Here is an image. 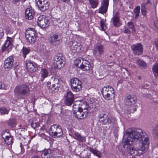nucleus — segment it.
Returning <instances> with one entry per match:
<instances>
[{"mask_svg": "<svg viewBox=\"0 0 158 158\" xmlns=\"http://www.w3.org/2000/svg\"><path fill=\"white\" fill-rule=\"evenodd\" d=\"M146 134L141 130L135 131L131 130L127 131L124 135L125 141L123 145L126 148L131 155L139 156L143 154L148 148L149 141Z\"/></svg>", "mask_w": 158, "mask_h": 158, "instance_id": "f257e3e1", "label": "nucleus"}, {"mask_svg": "<svg viewBox=\"0 0 158 158\" xmlns=\"http://www.w3.org/2000/svg\"><path fill=\"white\" fill-rule=\"evenodd\" d=\"M14 93L15 95L18 97L25 98L29 95L30 90L27 85L20 84L15 87Z\"/></svg>", "mask_w": 158, "mask_h": 158, "instance_id": "f03ea898", "label": "nucleus"}, {"mask_svg": "<svg viewBox=\"0 0 158 158\" xmlns=\"http://www.w3.org/2000/svg\"><path fill=\"white\" fill-rule=\"evenodd\" d=\"M99 121L102 124H113L115 123V119L110 116L107 112H100L98 115Z\"/></svg>", "mask_w": 158, "mask_h": 158, "instance_id": "7ed1b4c3", "label": "nucleus"}, {"mask_svg": "<svg viewBox=\"0 0 158 158\" xmlns=\"http://www.w3.org/2000/svg\"><path fill=\"white\" fill-rule=\"evenodd\" d=\"M65 63V58L62 54L58 53L54 56L53 64L54 68L60 69L64 67Z\"/></svg>", "mask_w": 158, "mask_h": 158, "instance_id": "20e7f679", "label": "nucleus"}, {"mask_svg": "<svg viewBox=\"0 0 158 158\" xmlns=\"http://www.w3.org/2000/svg\"><path fill=\"white\" fill-rule=\"evenodd\" d=\"M51 79L53 80L51 82L48 83V87L49 91L51 92H57L60 86V83L58 78L54 77H52Z\"/></svg>", "mask_w": 158, "mask_h": 158, "instance_id": "39448f33", "label": "nucleus"}, {"mask_svg": "<svg viewBox=\"0 0 158 158\" xmlns=\"http://www.w3.org/2000/svg\"><path fill=\"white\" fill-rule=\"evenodd\" d=\"M37 34L33 28H28L25 32V37L30 43H34L36 40Z\"/></svg>", "mask_w": 158, "mask_h": 158, "instance_id": "423d86ee", "label": "nucleus"}, {"mask_svg": "<svg viewBox=\"0 0 158 158\" xmlns=\"http://www.w3.org/2000/svg\"><path fill=\"white\" fill-rule=\"evenodd\" d=\"M70 86L72 90L73 91H79L82 89L81 81L76 77L72 78L70 80Z\"/></svg>", "mask_w": 158, "mask_h": 158, "instance_id": "0eeeda50", "label": "nucleus"}, {"mask_svg": "<svg viewBox=\"0 0 158 158\" xmlns=\"http://www.w3.org/2000/svg\"><path fill=\"white\" fill-rule=\"evenodd\" d=\"M50 133V135L54 138L60 137L63 134L61 127L55 124L53 125L51 127Z\"/></svg>", "mask_w": 158, "mask_h": 158, "instance_id": "6e6552de", "label": "nucleus"}, {"mask_svg": "<svg viewBox=\"0 0 158 158\" xmlns=\"http://www.w3.org/2000/svg\"><path fill=\"white\" fill-rule=\"evenodd\" d=\"M49 41L52 45L56 46L62 42V38L58 34L52 33L49 38Z\"/></svg>", "mask_w": 158, "mask_h": 158, "instance_id": "1a4fd4ad", "label": "nucleus"}, {"mask_svg": "<svg viewBox=\"0 0 158 158\" xmlns=\"http://www.w3.org/2000/svg\"><path fill=\"white\" fill-rule=\"evenodd\" d=\"M136 98L131 95H129L127 97L125 100V104L127 106L134 107L132 110L133 112L136 110Z\"/></svg>", "mask_w": 158, "mask_h": 158, "instance_id": "9d476101", "label": "nucleus"}, {"mask_svg": "<svg viewBox=\"0 0 158 158\" xmlns=\"http://www.w3.org/2000/svg\"><path fill=\"white\" fill-rule=\"evenodd\" d=\"M133 53L136 55H140L143 52V47L140 43H137L132 45L131 47Z\"/></svg>", "mask_w": 158, "mask_h": 158, "instance_id": "9b49d317", "label": "nucleus"}, {"mask_svg": "<svg viewBox=\"0 0 158 158\" xmlns=\"http://www.w3.org/2000/svg\"><path fill=\"white\" fill-rule=\"evenodd\" d=\"M13 40L12 38L7 37L3 46H2V51L3 52L6 51L9 52L10 51L13 45Z\"/></svg>", "mask_w": 158, "mask_h": 158, "instance_id": "f8f14e48", "label": "nucleus"}, {"mask_svg": "<svg viewBox=\"0 0 158 158\" xmlns=\"http://www.w3.org/2000/svg\"><path fill=\"white\" fill-rule=\"evenodd\" d=\"M14 62V58L12 56L8 57L4 62V67L6 70H9L12 68Z\"/></svg>", "mask_w": 158, "mask_h": 158, "instance_id": "ddd939ff", "label": "nucleus"}, {"mask_svg": "<svg viewBox=\"0 0 158 158\" xmlns=\"http://www.w3.org/2000/svg\"><path fill=\"white\" fill-rule=\"evenodd\" d=\"M37 22L38 26L41 28H45L48 27V20L44 16H39L38 18Z\"/></svg>", "mask_w": 158, "mask_h": 158, "instance_id": "4468645a", "label": "nucleus"}, {"mask_svg": "<svg viewBox=\"0 0 158 158\" xmlns=\"http://www.w3.org/2000/svg\"><path fill=\"white\" fill-rule=\"evenodd\" d=\"M39 8L42 11H44L49 8V4L46 0H35Z\"/></svg>", "mask_w": 158, "mask_h": 158, "instance_id": "2eb2a0df", "label": "nucleus"}, {"mask_svg": "<svg viewBox=\"0 0 158 158\" xmlns=\"http://www.w3.org/2000/svg\"><path fill=\"white\" fill-rule=\"evenodd\" d=\"M70 48L73 52H79L81 51L82 46L80 43L74 41L70 42Z\"/></svg>", "mask_w": 158, "mask_h": 158, "instance_id": "dca6fc26", "label": "nucleus"}, {"mask_svg": "<svg viewBox=\"0 0 158 158\" xmlns=\"http://www.w3.org/2000/svg\"><path fill=\"white\" fill-rule=\"evenodd\" d=\"M26 64L27 70L30 73H33L38 69V68L36 64L34 62L31 61V60H28L26 61Z\"/></svg>", "mask_w": 158, "mask_h": 158, "instance_id": "f3484780", "label": "nucleus"}, {"mask_svg": "<svg viewBox=\"0 0 158 158\" xmlns=\"http://www.w3.org/2000/svg\"><path fill=\"white\" fill-rule=\"evenodd\" d=\"M74 100V95L71 91L67 92L65 97V104L67 106L71 105Z\"/></svg>", "mask_w": 158, "mask_h": 158, "instance_id": "a211bd4d", "label": "nucleus"}, {"mask_svg": "<svg viewBox=\"0 0 158 158\" xmlns=\"http://www.w3.org/2000/svg\"><path fill=\"white\" fill-rule=\"evenodd\" d=\"M109 0H103L100 7L98 9V12L102 14L106 13L107 10Z\"/></svg>", "mask_w": 158, "mask_h": 158, "instance_id": "6ab92c4d", "label": "nucleus"}, {"mask_svg": "<svg viewBox=\"0 0 158 158\" xmlns=\"http://www.w3.org/2000/svg\"><path fill=\"white\" fill-rule=\"evenodd\" d=\"M35 15V12L33 9L31 7H29L26 9L25 10V16L26 18L28 20L32 19Z\"/></svg>", "mask_w": 158, "mask_h": 158, "instance_id": "aec40b11", "label": "nucleus"}, {"mask_svg": "<svg viewBox=\"0 0 158 158\" xmlns=\"http://www.w3.org/2000/svg\"><path fill=\"white\" fill-rule=\"evenodd\" d=\"M54 152L50 149L44 150L42 152L41 156L42 158H51L53 156Z\"/></svg>", "mask_w": 158, "mask_h": 158, "instance_id": "412c9836", "label": "nucleus"}, {"mask_svg": "<svg viewBox=\"0 0 158 158\" xmlns=\"http://www.w3.org/2000/svg\"><path fill=\"white\" fill-rule=\"evenodd\" d=\"M104 48L101 44L97 45L94 49L95 55L98 56H100L104 53Z\"/></svg>", "mask_w": 158, "mask_h": 158, "instance_id": "4be33fe9", "label": "nucleus"}, {"mask_svg": "<svg viewBox=\"0 0 158 158\" xmlns=\"http://www.w3.org/2000/svg\"><path fill=\"white\" fill-rule=\"evenodd\" d=\"M73 138L80 142H83L85 141V137L82 136L78 132L76 131L73 134Z\"/></svg>", "mask_w": 158, "mask_h": 158, "instance_id": "5701e85b", "label": "nucleus"}, {"mask_svg": "<svg viewBox=\"0 0 158 158\" xmlns=\"http://www.w3.org/2000/svg\"><path fill=\"white\" fill-rule=\"evenodd\" d=\"M81 66V69L83 71L88 70L91 67L90 62L85 59H84L83 63Z\"/></svg>", "mask_w": 158, "mask_h": 158, "instance_id": "b1692460", "label": "nucleus"}, {"mask_svg": "<svg viewBox=\"0 0 158 158\" xmlns=\"http://www.w3.org/2000/svg\"><path fill=\"white\" fill-rule=\"evenodd\" d=\"M113 23L115 27H118L120 26L121 24L119 22V18L117 13H116L112 19Z\"/></svg>", "mask_w": 158, "mask_h": 158, "instance_id": "393cba45", "label": "nucleus"}, {"mask_svg": "<svg viewBox=\"0 0 158 158\" xmlns=\"http://www.w3.org/2000/svg\"><path fill=\"white\" fill-rule=\"evenodd\" d=\"M102 91L103 92H105V91H106V93H108V94H110V95H112V94H115L113 88L109 85L103 87L102 88Z\"/></svg>", "mask_w": 158, "mask_h": 158, "instance_id": "a878e982", "label": "nucleus"}, {"mask_svg": "<svg viewBox=\"0 0 158 158\" xmlns=\"http://www.w3.org/2000/svg\"><path fill=\"white\" fill-rule=\"evenodd\" d=\"M101 93L104 98L107 100H112L113 98H114L115 96V94L110 95V94H108L106 91H105V92L101 91Z\"/></svg>", "mask_w": 158, "mask_h": 158, "instance_id": "bb28decb", "label": "nucleus"}, {"mask_svg": "<svg viewBox=\"0 0 158 158\" xmlns=\"http://www.w3.org/2000/svg\"><path fill=\"white\" fill-rule=\"evenodd\" d=\"M42 81L48 77V71L46 69H42L40 73Z\"/></svg>", "mask_w": 158, "mask_h": 158, "instance_id": "cd10ccee", "label": "nucleus"}, {"mask_svg": "<svg viewBox=\"0 0 158 158\" xmlns=\"http://www.w3.org/2000/svg\"><path fill=\"white\" fill-rule=\"evenodd\" d=\"M16 120L15 118H10L8 121L7 125L10 128H14L15 126Z\"/></svg>", "mask_w": 158, "mask_h": 158, "instance_id": "c85d7f7f", "label": "nucleus"}, {"mask_svg": "<svg viewBox=\"0 0 158 158\" xmlns=\"http://www.w3.org/2000/svg\"><path fill=\"white\" fill-rule=\"evenodd\" d=\"M84 59L81 58H78L76 59L74 61L75 65L81 69L83 63Z\"/></svg>", "mask_w": 158, "mask_h": 158, "instance_id": "c756f323", "label": "nucleus"}, {"mask_svg": "<svg viewBox=\"0 0 158 158\" xmlns=\"http://www.w3.org/2000/svg\"><path fill=\"white\" fill-rule=\"evenodd\" d=\"M91 7L93 8H96L99 4V0H89Z\"/></svg>", "mask_w": 158, "mask_h": 158, "instance_id": "7c9ffc66", "label": "nucleus"}, {"mask_svg": "<svg viewBox=\"0 0 158 158\" xmlns=\"http://www.w3.org/2000/svg\"><path fill=\"white\" fill-rule=\"evenodd\" d=\"M152 70L155 77H158V63H156L153 65Z\"/></svg>", "mask_w": 158, "mask_h": 158, "instance_id": "2f4dec72", "label": "nucleus"}, {"mask_svg": "<svg viewBox=\"0 0 158 158\" xmlns=\"http://www.w3.org/2000/svg\"><path fill=\"white\" fill-rule=\"evenodd\" d=\"M89 150L93 154L99 157H100L102 156V154L101 152L95 150L90 147L89 148Z\"/></svg>", "mask_w": 158, "mask_h": 158, "instance_id": "473e14b6", "label": "nucleus"}, {"mask_svg": "<svg viewBox=\"0 0 158 158\" xmlns=\"http://www.w3.org/2000/svg\"><path fill=\"white\" fill-rule=\"evenodd\" d=\"M3 138L5 143L8 145L11 144L13 142L12 137L10 136H6L5 138L4 137H3Z\"/></svg>", "mask_w": 158, "mask_h": 158, "instance_id": "72a5a7b5", "label": "nucleus"}, {"mask_svg": "<svg viewBox=\"0 0 158 158\" xmlns=\"http://www.w3.org/2000/svg\"><path fill=\"white\" fill-rule=\"evenodd\" d=\"M136 64L139 67L142 68L144 69L146 67V63L142 60H136Z\"/></svg>", "mask_w": 158, "mask_h": 158, "instance_id": "f704fd0d", "label": "nucleus"}, {"mask_svg": "<svg viewBox=\"0 0 158 158\" xmlns=\"http://www.w3.org/2000/svg\"><path fill=\"white\" fill-rule=\"evenodd\" d=\"M105 20L102 19L100 20V26L101 30L105 31L107 28L106 24L105 23Z\"/></svg>", "mask_w": 158, "mask_h": 158, "instance_id": "c9c22d12", "label": "nucleus"}, {"mask_svg": "<svg viewBox=\"0 0 158 158\" xmlns=\"http://www.w3.org/2000/svg\"><path fill=\"white\" fill-rule=\"evenodd\" d=\"M22 51L23 53L24 57L25 58L26 55L29 52L30 49L29 48H27L23 47Z\"/></svg>", "mask_w": 158, "mask_h": 158, "instance_id": "e433bc0d", "label": "nucleus"}, {"mask_svg": "<svg viewBox=\"0 0 158 158\" xmlns=\"http://www.w3.org/2000/svg\"><path fill=\"white\" fill-rule=\"evenodd\" d=\"M140 7L139 6H137L134 10V12L135 14V18H137L140 12Z\"/></svg>", "mask_w": 158, "mask_h": 158, "instance_id": "4c0bfd02", "label": "nucleus"}, {"mask_svg": "<svg viewBox=\"0 0 158 158\" xmlns=\"http://www.w3.org/2000/svg\"><path fill=\"white\" fill-rule=\"evenodd\" d=\"M143 5H142L141 7V12L142 15L144 16H147V13L148 12L147 9V8L144 7Z\"/></svg>", "mask_w": 158, "mask_h": 158, "instance_id": "58836bf2", "label": "nucleus"}, {"mask_svg": "<svg viewBox=\"0 0 158 158\" xmlns=\"http://www.w3.org/2000/svg\"><path fill=\"white\" fill-rule=\"evenodd\" d=\"M88 107V106L87 105L86 103H84L83 104H81V106L80 107V111H87V108Z\"/></svg>", "mask_w": 158, "mask_h": 158, "instance_id": "ea45409f", "label": "nucleus"}, {"mask_svg": "<svg viewBox=\"0 0 158 158\" xmlns=\"http://www.w3.org/2000/svg\"><path fill=\"white\" fill-rule=\"evenodd\" d=\"M152 132L153 135L155 137L158 136V125L153 129Z\"/></svg>", "mask_w": 158, "mask_h": 158, "instance_id": "a19ab883", "label": "nucleus"}, {"mask_svg": "<svg viewBox=\"0 0 158 158\" xmlns=\"http://www.w3.org/2000/svg\"><path fill=\"white\" fill-rule=\"evenodd\" d=\"M81 119H83L88 116V112L87 111L82 110L81 112Z\"/></svg>", "mask_w": 158, "mask_h": 158, "instance_id": "79ce46f5", "label": "nucleus"}, {"mask_svg": "<svg viewBox=\"0 0 158 158\" xmlns=\"http://www.w3.org/2000/svg\"><path fill=\"white\" fill-rule=\"evenodd\" d=\"M79 109H80V106L78 105L74 104L73 105V114L75 113L77 110H79Z\"/></svg>", "mask_w": 158, "mask_h": 158, "instance_id": "37998d69", "label": "nucleus"}, {"mask_svg": "<svg viewBox=\"0 0 158 158\" xmlns=\"http://www.w3.org/2000/svg\"><path fill=\"white\" fill-rule=\"evenodd\" d=\"M81 111L79 109V110H77L75 113L73 114H75V116L77 119H81Z\"/></svg>", "mask_w": 158, "mask_h": 158, "instance_id": "c03bdc74", "label": "nucleus"}, {"mask_svg": "<svg viewBox=\"0 0 158 158\" xmlns=\"http://www.w3.org/2000/svg\"><path fill=\"white\" fill-rule=\"evenodd\" d=\"M31 127L34 129L39 126V124L38 123L35 122H34L33 121L31 123Z\"/></svg>", "mask_w": 158, "mask_h": 158, "instance_id": "a18cd8bd", "label": "nucleus"}, {"mask_svg": "<svg viewBox=\"0 0 158 158\" xmlns=\"http://www.w3.org/2000/svg\"><path fill=\"white\" fill-rule=\"evenodd\" d=\"M0 112L2 114H8L9 110L5 108H0Z\"/></svg>", "mask_w": 158, "mask_h": 158, "instance_id": "49530a36", "label": "nucleus"}, {"mask_svg": "<svg viewBox=\"0 0 158 158\" xmlns=\"http://www.w3.org/2000/svg\"><path fill=\"white\" fill-rule=\"evenodd\" d=\"M127 25L129 28L132 29V30H135V26L133 23L132 22H129L127 23Z\"/></svg>", "mask_w": 158, "mask_h": 158, "instance_id": "de8ad7c7", "label": "nucleus"}, {"mask_svg": "<svg viewBox=\"0 0 158 158\" xmlns=\"http://www.w3.org/2000/svg\"><path fill=\"white\" fill-rule=\"evenodd\" d=\"M5 31L6 34H12V33L11 29L8 26L5 27Z\"/></svg>", "mask_w": 158, "mask_h": 158, "instance_id": "09e8293b", "label": "nucleus"}, {"mask_svg": "<svg viewBox=\"0 0 158 158\" xmlns=\"http://www.w3.org/2000/svg\"><path fill=\"white\" fill-rule=\"evenodd\" d=\"M148 4H150L151 5L152 4V3L151 2V1L150 0H148L147 2L145 3H142L141 4V7L142 5H143L144 6V7L145 8H147L146 6Z\"/></svg>", "mask_w": 158, "mask_h": 158, "instance_id": "8fccbe9b", "label": "nucleus"}, {"mask_svg": "<svg viewBox=\"0 0 158 158\" xmlns=\"http://www.w3.org/2000/svg\"><path fill=\"white\" fill-rule=\"evenodd\" d=\"M4 33L3 28L0 27V39L4 36Z\"/></svg>", "mask_w": 158, "mask_h": 158, "instance_id": "3c124183", "label": "nucleus"}, {"mask_svg": "<svg viewBox=\"0 0 158 158\" xmlns=\"http://www.w3.org/2000/svg\"><path fill=\"white\" fill-rule=\"evenodd\" d=\"M154 25L157 31H158V20L155 21L154 22Z\"/></svg>", "mask_w": 158, "mask_h": 158, "instance_id": "603ef678", "label": "nucleus"}, {"mask_svg": "<svg viewBox=\"0 0 158 158\" xmlns=\"http://www.w3.org/2000/svg\"><path fill=\"white\" fill-rule=\"evenodd\" d=\"M123 32L125 33L130 34V31L127 28H125V29L123 31Z\"/></svg>", "mask_w": 158, "mask_h": 158, "instance_id": "864d4df0", "label": "nucleus"}, {"mask_svg": "<svg viewBox=\"0 0 158 158\" xmlns=\"http://www.w3.org/2000/svg\"><path fill=\"white\" fill-rule=\"evenodd\" d=\"M22 0H13L12 2L14 4H16L18 2L21 1Z\"/></svg>", "mask_w": 158, "mask_h": 158, "instance_id": "5fc2aeb1", "label": "nucleus"}, {"mask_svg": "<svg viewBox=\"0 0 158 158\" xmlns=\"http://www.w3.org/2000/svg\"><path fill=\"white\" fill-rule=\"evenodd\" d=\"M26 139L25 143L27 144V143H29V141H30V140L29 139V137H27L25 139Z\"/></svg>", "mask_w": 158, "mask_h": 158, "instance_id": "6e6d98bb", "label": "nucleus"}, {"mask_svg": "<svg viewBox=\"0 0 158 158\" xmlns=\"http://www.w3.org/2000/svg\"><path fill=\"white\" fill-rule=\"evenodd\" d=\"M143 96L144 97H147L148 98H149L150 96V95L147 94H143Z\"/></svg>", "mask_w": 158, "mask_h": 158, "instance_id": "4d7b16f0", "label": "nucleus"}, {"mask_svg": "<svg viewBox=\"0 0 158 158\" xmlns=\"http://www.w3.org/2000/svg\"><path fill=\"white\" fill-rule=\"evenodd\" d=\"M155 45L156 48L158 50V39L155 41Z\"/></svg>", "mask_w": 158, "mask_h": 158, "instance_id": "13d9d810", "label": "nucleus"}, {"mask_svg": "<svg viewBox=\"0 0 158 158\" xmlns=\"http://www.w3.org/2000/svg\"><path fill=\"white\" fill-rule=\"evenodd\" d=\"M70 0H61V1L64 2H65L66 3L69 2H70Z\"/></svg>", "mask_w": 158, "mask_h": 158, "instance_id": "bf43d9fd", "label": "nucleus"}, {"mask_svg": "<svg viewBox=\"0 0 158 158\" xmlns=\"http://www.w3.org/2000/svg\"><path fill=\"white\" fill-rule=\"evenodd\" d=\"M2 84L1 82H0V89H3L2 87Z\"/></svg>", "mask_w": 158, "mask_h": 158, "instance_id": "052dcab7", "label": "nucleus"}, {"mask_svg": "<svg viewBox=\"0 0 158 158\" xmlns=\"http://www.w3.org/2000/svg\"><path fill=\"white\" fill-rule=\"evenodd\" d=\"M31 158H40L37 156H34L31 157Z\"/></svg>", "mask_w": 158, "mask_h": 158, "instance_id": "680f3d73", "label": "nucleus"}, {"mask_svg": "<svg viewBox=\"0 0 158 158\" xmlns=\"http://www.w3.org/2000/svg\"><path fill=\"white\" fill-rule=\"evenodd\" d=\"M113 2L115 3H117L119 1V0H113Z\"/></svg>", "mask_w": 158, "mask_h": 158, "instance_id": "e2e57ef3", "label": "nucleus"}, {"mask_svg": "<svg viewBox=\"0 0 158 158\" xmlns=\"http://www.w3.org/2000/svg\"><path fill=\"white\" fill-rule=\"evenodd\" d=\"M57 22L59 23H60L61 22V21L60 20V19L59 18L57 20Z\"/></svg>", "mask_w": 158, "mask_h": 158, "instance_id": "0e129e2a", "label": "nucleus"}, {"mask_svg": "<svg viewBox=\"0 0 158 158\" xmlns=\"http://www.w3.org/2000/svg\"><path fill=\"white\" fill-rule=\"evenodd\" d=\"M79 2H81L82 0H77Z\"/></svg>", "mask_w": 158, "mask_h": 158, "instance_id": "69168bd1", "label": "nucleus"}, {"mask_svg": "<svg viewBox=\"0 0 158 158\" xmlns=\"http://www.w3.org/2000/svg\"><path fill=\"white\" fill-rule=\"evenodd\" d=\"M111 57H112L111 56H109V57H110V58Z\"/></svg>", "mask_w": 158, "mask_h": 158, "instance_id": "338daca9", "label": "nucleus"}, {"mask_svg": "<svg viewBox=\"0 0 158 158\" xmlns=\"http://www.w3.org/2000/svg\"><path fill=\"white\" fill-rule=\"evenodd\" d=\"M86 158H90V157H87Z\"/></svg>", "mask_w": 158, "mask_h": 158, "instance_id": "774afa93", "label": "nucleus"}]
</instances>
